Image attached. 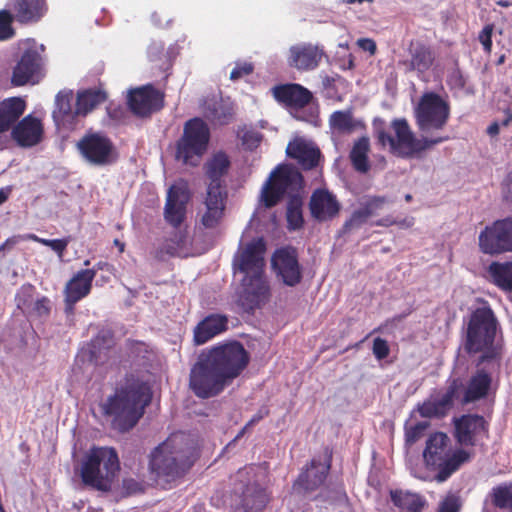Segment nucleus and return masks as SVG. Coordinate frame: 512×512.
Listing matches in <instances>:
<instances>
[{"label": "nucleus", "instance_id": "nucleus-1", "mask_svg": "<svg viewBox=\"0 0 512 512\" xmlns=\"http://www.w3.org/2000/svg\"><path fill=\"white\" fill-rule=\"evenodd\" d=\"M250 356L239 341L203 351L190 369L189 388L200 399L221 394L246 369Z\"/></svg>", "mask_w": 512, "mask_h": 512}, {"label": "nucleus", "instance_id": "nucleus-2", "mask_svg": "<svg viewBox=\"0 0 512 512\" xmlns=\"http://www.w3.org/2000/svg\"><path fill=\"white\" fill-rule=\"evenodd\" d=\"M150 401L149 388L138 379L126 377L99 407L102 415L110 419L111 427L125 433L137 425Z\"/></svg>", "mask_w": 512, "mask_h": 512}, {"label": "nucleus", "instance_id": "nucleus-3", "mask_svg": "<svg viewBox=\"0 0 512 512\" xmlns=\"http://www.w3.org/2000/svg\"><path fill=\"white\" fill-rule=\"evenodd\" d=\"M197 456V443L190 435L173 433L151 452L149 468L157 477L175 479L193 466Z\"/></svg>", "mask_w": 512, "mask_h": 512}, {"label": "nucleus", "instance_id": "nucleus-4", "mask_svg": "<svg viewBox=\"0 0 512 512\" xmlns=\"http://www.w3.org/2000/svg\"><path fill=\"white\" fill-rule=\"evenodd\" d=\"M497 319L489 306L478 307L469 316L464 339V350L469 354L481 353L477 366L500 358L494 345Z\"/></svg>", "mask_w": 512, "mask_h": 512}, {"label": "nucleus", "instance_id": "nucleus-5", "mask_svg": "<svg viewBox=\"0 0 512 512\" xmlns=\"http://www.w3.org/2000/svg\"><path fill=\"white\" fill-rule=\"evenodd\" d=\"M372 126L378 144L382 147L388 145L392 153L402 157H412L450 139L448 135L418 139L405 118L392 121L391 127L395 132V137L388 132L386 122L382 118H375Z\"/></svg>", "mask_w": 512, "mask_h": 512}, {"label": "nucleus", "instance_id": "nucleus-6", "mask_svg": "<svg viewBox=\"0 0 512 512\" xmlns=\"http://www.w3.org/2000/svg\"><path fill=\"white\" fill-rule=\"evenodd\" d=\"M474 453L463 448L453 449L451 439L443 432H434L426 440L423 460L426 467L437 471L435 479L444 482L468 463Z\"/></svg>", "mask_w": 512, "mask_h": 512}, {"label": "nucleus", "instance_id": "nucleus-7", "mask_svg": "<svg viewBox=\"0 0 512 512\" xmlns=\"http://www.w3.org/2000/svg\"><path fill=\"white\" fill-rule=\"evenodd\" d=\"M119 470L118 453L113 447L92 446L81 460L80 478L87 487L109 492Z\"/></svg>", "mask_w": 512, "mask_h": 512}, {"label": "nucleus", "instance_id": "nucleus-8", "mask_svg": "<svg viewBox=\"0 0 512 512\" xmlns=\"http://www.w3.org/2000/svg\"><path fill=\"white\" fill-rule=\"evenodd\" d=\"M255 465L240 468L234 477V496L231 507L234 512L262 510L267 503V495L257 479Z\"/></svg>", "mask_w": 512, "mask_h": 512}, {"label": "nucleus", "instance_id": "nucleus-9", "mask_svg": "<svg viewBox=\"0 0 512 512\" xmlns=\"http://www.w3.org/2000/svg\"><path fill=\"white\" fill-rule=\"evenodd\" d=\"M209 141L210 129L206 122L199 117L189 119L176 143V160L185 165L197 166L207 151Z\"/></svg>", "mask_w": 512, "mask_h": 512}, {"label": "nucleus", "instance_id": "nucleus-10", "mask_svg": "<svg viewBox=\"0 0 512 512\" xmlns=\"http://www.w3.org/2000/svg\"><path fill=\"white\" fill-rule=\"evenodd\" d=\"M450 118V105L435 92L424 93L415 108L418 129L425 134L441 131Z\"/></svg>", "mask_w": 512, "mask_h": 512}, {"label": "nucleus", "instance_id": "nucleus-11", "mask_svg": "<svg viewBox=\"0 0 512 512\" xmlns=\"http://www.w3.org/2000/svg\"><path fill=\"white\" fill-rule=\"evenodd\" d=\"M274 99L285 107L290 114L302 121L313 122L318 112L316 109L304 110L314 101L313 93L298 83L279 84L272 88Z\"/></svg>", "mask_w": 512, "mask_h": 512}, {"label": "nucleus", "instance_id": "nucleus-12", "mask_svg": "<svg viewBox=\"0 0 512 512\" xmlns=\"http://www.w3.org/2000/svg\"><path fill=\"white\" fill-rule=\"evenodd\" d=\"M76 146L83 159L94 166L111 165L117 159L112 140L100 132L86 133Z\"/></svg>", "mask_w": 512, "mask_h": 512}, {"label": "nucleus", "instance_id": "nucleus-13", "mask_svg": "<svg viewBox=\"0 0 512 512\" xmlns=\"http://www.w3.org/2000/svg\"><path fill=\"white\" fill-rule=\"evenodd\" d=\"M453 436L461 448L474 447L479 440L488 437L489 423L478 414H464L454 418Z\"/></svg>", "mask_w": 512, "mask_h": 512}, {"label": "nucleus", "instance_id": "nucleus-14", "mask_svg": "<svg viewBox=\"0 0 512 512\" xmlns=\"http://www.w3.org/2000/svg\"><path fill=\"white\" fill-rule=\"evenodd\" d=\"M190 200V192L185 181L172 184L167 190L164 206V219L174 228H178L184 222L187 212V204Z\"/></svg>", "mask_w": 512, "mask_h": 512}, {"label": "nucleus", "instance_id": "nucleus-15", "mask_svg": "<svg viewBox=\"0 0 512 512\" xmlns=\"http://www.w3.org/2000/svg\"><path fill=\"white\" fill-rule=\"evenodd\" d=\"M270 286L265 274L245 276L238 302L245 311H254L269 301Z\"/></svg>", "mask_w": 512, "mask_h": 512}, {"label": "nucleus", "instance_id": "nucleus-16", "mask_svg": "<svg viewBox=\"0 0 512 512\" xmlns=\"http://www.w3.org/2000/svg\"><path fill=\"white\" fill-rule=\"evenodd\" d=\"M271 264L276 275L285 285L295 287L301 282L302 269L296 249L292 247L277 249L272 256Z\"/></svg>", "mask_w": 512, "mask_h": 512}, {"label": "nucleus", "instance_id": "nucleus-17", "mask_svg": "<svg viewBox=\"0 0 512 512\" xmlns=\"http://www.w3.org/2000/svg\"><path fill=\"white\" fill-rule=\"evenodd\" d=\"M332 452L326 448L324 461L313 458L303 469L294 483V488L298 491L311 492L321 487L331 468Z\"/></svg>", "mask_w": 512, "mask_h": 512}, {"label": "nucleus", "instance_id": "nucleus-18", "mask_svg": "<svg viewBox=\"0 0 512 512\" xmlns=\"http://www.w3.org/2000/svg\"><path fill=\"white\" fill-rule=\"evenodd\" d=\"M127 104L136 116L147 117L163 107V95L153 86L146 85L131 90Z\"/></svg>", "mask_w": 512, "mask_h": 512}, {"label": "nucleus", "instance_id": "nucleus-19", "mask_svg": "<svg viewBox=\"0 0 512 512\" xmlns=\"http://www.w3.org/2000/svg\"><path fill=\"white\" fill-rule=\"evenodd\" d=\"M388 203L386 196L379 195H365L358 201V208H356L350 217L343 224V231L345 233L351 230L358 229L363 226L369 218L378 215V212L384 208Z\"/></svg>", "mask_w": 512, "mask_h": 512}, {"label": "nucleus", "instance_id": "nucleus-20", "mask_svg": "<svg viewBox=\"0 0 512 512\" xmlns=\"http://www.w3.org/2000/svg\"><path fill=\"white\" fill-rule=\"evenodd\" d=\"M266 247L262 239L248 243L235 259L240 272L245 276L264 274Z\"/></svg>", "mask_w": 512, "mask_h": 512}, {"label": "nucleus", "instance_id": "nucleus-21", "mask_svg": "<svg viewBox=\"0 0 512 512\" xmlns=\"http://www.w3.org/2000/svg\"><path fill=\"white\" fill-rule=\"evenodd\" d=\"M461 388V380L458 378L453 379L449 383L446 391L439 398L433 401H424L421 405H419V414L425 418L446 416L449 410L453 407L455 399L458 398V394Z\"/></svg>", "mask_w": 512, "mask_h": 512}, {"label": "nucleus", "instance_id": "nucleus-22", "mask_svg": "<svg viewBox=\"0 0 512 512\" xmlns=\"http://www.w3.org/2000/svg\"><path fill=\"white\" fill-rule=\"evenodd\" d=\"M325 56L323 47L311 43L297 44L289 49L288 64L299 71L316 69Z\"/></svg>", "mask_w": 512, "mask_h": 512}, {"label": "nucleus", "instance_id": "nucleus-23", "mask_svg": "<svg viewBox=\"0 0 512 512\" xmlns=\"http://www.w3.org/2000/svg\"><path fill=\"white\" fill-rule=\"evenodd\" d=\"M230 167L231 161L225 152L218 151L212 155L204 166L205 175L209 180L207 191L227 192L223 177L228 174Z\"/></svg>", "mask_w": 512, "mask_h": 512}, {"label": "nucleus", "instance_id": "nucleus-24", "mask_svg": "<svg viewBox=\"0 0 512 512\" xmlns=\"http://www.w3.org/2000/svg\"><path fill=\"white\" fill-rule=\"evenodd\" d=\"M11 136L20 147L30 148L36 146L42 140L43 125L38 118L27 115L22 120L16 122Z\"/></svg>", "mask_w": 512, "mask_h": 512}, {"label": "nucleus", "instance_id": "nucleus-25", "mask_svg": "<svg viewBox=\"0 0 512 512\" xmlns=\"http://www.w3.org/2000/svg\"><path fill=\"white\" fill-rule=\"evenodd\" d=\"M340 207L336 196L326 189H316L309 202L310 213L319 222L335 218L339 214Z\"/></svg>", "mask_w": 512, "mask_h": 512}, {"label": "nucleus", "instance_id": "nucleus-26", "mask_svg": "<svg viewBox=\"0 0 512 512\" xmlns=\"http://www.w3.org/2000/svg\"><path fill=\"white\" fill-rule=\"evenodd\" d=\"M478 245L482 253L491 256L510 252L499 220L487 225L480 232Z\"/></svg>", "mask_w": 512, "mask_h": 512}, {"label": "nucleus", "instance_id": "nucleus-27", "mask_svg": "<svg viewBox=\"0 0 512 512\" xmlns=\"http://www.w3.org/2000/svg\"><path fill=\"white\" fill-rule=\"evenodd\" d=\"M227 198L228 192H206L205 212L200 220L204 228L215 229L221 224L225 214Z\"/></svg>", "mask_w": 512, "mask_h": 512}, {"label": "nucleus", "instance_id": "nucleus-28", "mask_svg": "<svg viewBox=\"0 0 512 512\" xmlns=\"http://www.w3.org/2000/svg\"><path fill=\"white\" fill-rule=\"evenodd\" d=\"M286 154L288 157L295 159L304 170L315 168L321 156L318 147L299 137L288 143Z\"/></svg>", "mask_w": 512, "mask_h": 512}, {"label": "nucleus", "instance_id": "nucleus-29", "mask_svg": "<svg viewBox=\"0 0 512 512\" xmlns=\"http://www.w3.org/2000/svg\"><path fill=\"white\" fill-rule=\"evenodd\" d=\"M8 6L20 24L36 23L47 12L46 0H10Z\"/></svg>", "mask_w": 512, "mask_h": 512}, {"label": "nucleus", "instance_id": "nucleus-30", "mask_svg": "<svg viewBox=\"0 0 512 512\" xmlns=\"http://www.w3.org/2000/svg\"><path fill=\"white\" fill-rule=\"evenodd\" d=\"M40 55L35 50H26L13 69L11 83L13 86H24L33 79L40 69Z\"/></svg>", "mask_w": 512, "mask_h": 512}, {"label": "nucleus", "instance_id": "nucleus-31", "mask_svg": "<svg viewBox=\"0 0 512 512\" xmlns=\"http://www.w3.org/2000/svg\"><path fill=\"white\" fill-rule=\"evenodd\" d=\"M228 317L223 314H210L194 328V343L203 345L228 329Z\"/></svg>", "mask_w": 512, "mask_h": 512}, {"label": "nucleus", "instance_id": "nucleus-32", "mask_svg": "<svg viewBox=\"0 0 512 512\" xmlns=\"http://www.w3.org/2000/svg\"><path fill=\"white\" fill-rule=\"evenodd\" d=\"M408 51L410 59L405 61V65L409 70L424 74L433 66L436 54L430 45L421 41L411 42Z\"/></svg>", "mask_w": 512, "mask_h": 512}, {"label": "nucleus", "instance_id": "nucleus-33", "mask_svg": "<svg viewBox=\"0 0 512 512\" xmlns=\"http://www.w3.org/2000/svg\"><path fill=\"white\" fill-rule=\"evenodd\" d=\"M96 276L95 269H82L78 271L65 285L64 296L70 301H80L87 297L92 290V283Z\"/></svg>", "mask_w": 512, "mask_h": 512}, {"label": "nucleus", "instance_id": "nucleus-34", "mask_svg": "<svg viewBox=\"0 0 512 512\" xmlns=\"http://www.w3.org/2000/svg\"><path fill=\"white\" fill-rule=\"evenodd\" d=\"M492 377L485 369H477L471 376L464 391L462 404H469L487 397Z\"/></svg>", "mask_w": 512, "mask_h": 512}, {"label": "nucleus", "instance_id": "nucleus-35", "mask_svg": "<svg viewBox=\"0 0 512 512\" xmlns=\"http://www.w3.org/2000/svg\"><path fill=\"white\" fill-rule=\"evenodd\" d=\"M26 103L18 97H11L0 102V133L7 132L25 112Z\"/></svg>", "mask_w": 512, "mask_h": 512}, {"label": "nucleus", "instance_id": "nucleus-36", "mask_svg": "<svg viewBox=\"0 0 512 512\" xmlns=\"http://www.w3.org/2000/svg\"><path fill=\"white\" fill-rule=\"evenodd\" d=\"M107 98V93L100 88H89L78 91L74 115L86 116L96 107L104 103Z\"/></svg>", "mask_w": 512, "mask_h": 512}, {"label": "nucleus", "instance_id": "nucleus-37", "mask_svg": "<svg viewBox=\"0 0 512 512\" xmlns=\"http://www.w3.org/2000/svg\"><path fill=\"white\" fill-rule=\"evenodd\" d=\"M390 499L401 512H422L427 506L421 494L401 489L391 490Z\"/></svg>", "mask_w": 512, "mask_h": 512}, {"label": "nucleus", "instance_id": "nucleus-38", "mask_svg": "<svg viewBox=\"0 0 512 512\" xmlns=\"http://www.w3.org/2000/svg\"><path fill=\"white\" fill-rule=\"evenodd\" d=\"M268 180L286 193L289 188L300 185L303 177L297 169L288 165H279L271 172Z\"/></svg>", "mask_w": 512, "mask_h": 512}, {"label": "nucleus", "instance_id": "nucleus-39", "mask_svg": "<svg viewBox=\"0 0 512 512\" xmlns=\"http://www.w3.org/2000/svg\"><path fill=\"white\" fill-rule=\"evenodd\" d=\"M487 272L498 288L512 292V261H494L488 266Z\"/></svg>", "mask_w": 512, "mask_h": 512}, {"label": "nucleus", "instance_id": "nucleus-40", "mask_svg": "<svg viewBox=\"0 0 512 512\" xmlns=\"http://www.w3.org/2000/svg\"><path fill=\"white\" fill-rule=\"evenodd\" d=\"M370 151V142L368 137H360L355 141L349 158L353 168L359 173H367L370 169L368 153Z\"/></svg>", "mask_w": 512, "mask_h": 512}, {"label": "nucleus", "instance_id": "nucleus-41", "mask_svg": "<svg viewBox=\"0 0 512 512\" xmlns=\"http://www.w3.org/2000/svg\"><path fill=\"white\" fill-rule=\"evenodd\" d=\"M490 497L496 508L512 511V481L493 487Z\"/></svg>", "mask_w": 512, "mask_h": 512}, {"label": "nucleus", "instance_id": "nucleus-42", "mask_svg": "<svg viewBox=\"0 0 512 512\" xmlns=\"http://www.w3.org/2000/svg\"><path fill=\"white\" fill-rule=\"evenodd\" d=\"M303 202L301 197L294 195L292 196L287 204L286 218L288 228L290 230H297L303 226L304 219L302 214Z\"/></svg>", "mask_w": 512, "mask_h": 512}, {"label": "nucleus", "instance_id": "nucleus-43", "mask_svg": "<svg viewBox=\"0 0 512 512\" xmlns=\"http://www.w3.org/2000/svg\"><path fill=\"white\" fill-rule=\"evenodd\" d=\"M430 423L428 421H419L414 424H405L404 426V437H405V445L407 447L413 446L419 440H421L425 434L427 429L429 428Z\"/></svg>", "mask_w": 512, "mask_h": 512}, {"label": "nucleus", "instance_id": "nucleus-44", "mask_svg": "<svg viewBox=\"0 0 512 512\" xmlns=\"http://www.w3.org/2000/svg\"><path fill=\"white\" fill-rule=\"evenodd\" d=\"M330 126L339 132H351L355 128L350 111H335L330 116Z\"/></svg>", "mask_w": 512, "mask_h": 512}, {"label": "nucleus", "instance_id": "nucleus-45", "mask_svg": "<svg viewBox=\"0 0 512 512\" xmlns=\"http://www.w3.org/2000/svg\"><path fill=\"white\" fill-rule=\"evenodd\" d=\"M35 287L32 284H24L15 295V303L18 309L26 314L34 303Z\"/></svg>", "mask_w": 512, "mask_h": 512}, {"label": "nucleus", "instance_id": "nucleus-46", "mask_svg": "<svg viewBox=\"0 0 512 512\" xmlns=\"http://www.w3.org/2000/svg\"><path fill=\"white\" fill-rule=\"evenodd\" d=\"M284 195L283 191L267 180L262 188L261 199L266 208H272L279 203Z\"/></svg>", "mask_w": 512, "mask_h": 512}, {"label": "nucleus", "instance_id": "nucleus-47", "mask_svg": "<svg viewBox=\"0 0 512 512\" xmlns=\"http://www.w3.org/2000/svg\"><path fill=\"white\" fill-rule=\"evenodd\" d=\"M27 239L33 240L35 242H38L44 246L50 247L54 252L57 253L59 257H62L68 244L69 239L63 238V239H45L40 238L35 234H29L26 236Z\"/></svg>", "mask_w": 512, "mask_h": 512}, {"label": "nucleus", "instance_id": "nucleus-48", "mask_svg": "<svg viewBox=\"0 0 512 512\" xmlns=\"http://www.w3.org/2000/svg\"><path fill=\"white\" fill-rule=\"evenodd\" d=\"M15 20L13 12L9 10H0V41L12 38L15 31L12 22Z\"/></svg>", "mask_w": 512, "mask_h": 512}, {"label": "nucleus", "instance_id": "nucleus-49", "mask_svg": "<svg viewBox=\"0 0 512 512\" xmlns=\"http://www.w3.org/2000/svg\"><path fill=\"white\" fill-rule=\"evenodd\" d=\"M114 345V335L111 330H101L91 340V346L93 348L92 354L101 349H110Z\"/></svg>", "mask_w": 512, "mask_h": 512}, {"label": "nucleus", "instance_id": "nucleus-50", "mask_svg": "<svg viewBox=\"0 0 512 512\" xmlns=\"http://www.w3.org/2000/svg\"><path fill=\"white\" fill-rule=\"evenodd\" d=\"M51 312V302L50 299L46 296H42L41 298L34 301L29 311L26 313L28 316L35 317H48Z\"/></svg>", "mask_w": 512, "mask_h": 512}, {"label": "nucleus", "instance_id": "nucleus-51", "mask_svg": "<svg viewBox=\"0 0 512 512\" xmlns=\"http://www.w3.org/2000/svg\"><path fill=\"white\" fill-rule=\"evenodd\" d=\"M461 499L454 493H448L439 503L437 512H460Z\"/></svg>", "mask_w": 512, "mask_h": 512}, {"label": "nucleus", "instance_id": "nucleus-52", "mask_svg": "<svg viewBox=\"0 0 512 512\" xmlns=\"http://www.w3.org/2000/svg\"><path fill=\"white\" fill-rule=\"evenodd\" d=\"M71 95L59 92L56 95L54 114H58L62 118L72 114Z\"/></svg>", "mask_w": 512, "mask_h": 512}, {"label": "nucleus", "instance_id": "nucleus-53", "mask_svg": "<svg viewBox=\"0 0 512 512\" xmlns=\"http://www.w3.org/2000/svg\"><path fill=\"white\" fill-rule=\"evenodd\" d=\"M372 352L375 358L378 360L387 358L390 354V347L388 342L380 337L375 338L373 341Z\"/></svg>", "mask_w": 512, "mask_h": 512}, {"label": "nucleus", "instance_id": "nucleus-54", "mask_svg": "<svg viewBox=\"0 0 512 512\" xmlns=\"http://www.w3.org/2000/svg\"><path fill=\"white\" fill-rule=\"evenodd\" d=\"M127 347L130 355L133 357L145 358L146 354L149 353V346L142 341L128 340Z\"/></svg>", "mask_w": 512, "mask_h": 512}, {"label": "nucleus", "instance_id": "nucleus-55", "mask_svg": "<svg viewBox=\"0 0 512 512\" xmlns=\"http://www.w3.org/2000/svg\"><path fill=\"white\" fill-rule=\"evenodd\" d=\"M254 71V66L252 63L243 62L237 63L236 66L232 69L230 73V79L233 81H237L244 76H248L252 74Z\"/></svg>", "mask_w": 512, "mask_h": 512}, {"label": "nucleus", "instance_id": "nucleus-56", "mask_svg": "<svg viewBox=\"0 0 512 512\" xmlns=\"http://www.w3.org/2000/svg\"><path fill=\"white\" fill-rule=\"evenodd\" d=\"M494 26L492 24L485 25L480 31L478 39L483 45L485 52L490 53L492 49V34Z\"/></svg>", "mask_w": 512, "mask_h": 512}, {"label": "nucleus", "instance_id": "nucleus-57", "mask_svg": "<svg viewBox=\"0 0 512 512\" xmlns=\"http://www.w3.org/2000/svg\"><path fill=\"white\" fill-rule=\"evenodd\" d=\"M509 251L512 252V217L499 220Z\"/></svg>", "mask_w": 512, "mask_h": 512}, {"label": "nucleus", "instance_id": "nucleus-58", "mask_svg": "<svg viewBox=\"0 0 512 512\" xmlns=\"http://www.w3.org/2000/svg\"><path fill=\"white\" fill-rule=\"evenodd\" d=\"M243 144L248 147H257L261 142V135L255 131H246L242 136Z\"/></svg>", "mask_w": 512, "mask_h": 512}, {"label": "nucleus", "instance_id": "nucleus-59", "mask_svg": "<svg viewBox=\"0 0 512 512\" xmlns=\"http://www.w3.org/2000/svg\"><path fill=\"white\" fill-rule=\"evenodd\" d=\"M503 195L507 201L512 202V171L508 173L503 184Z\"/></svg>", "mask_w": 512, "mask_h": 512}, {"label": "nucleus", "instance_id": "nucleus-60", "mask_svg": "<svg viewBox=\"0 0 512 512\" xmlns=\"http://www.w3.org/2000/svg\"><path fill=\"white\" fill-rule=\"evenodd\" d=\"M358 46L364 51H368L371 55L375 54L377 47L374 40L369 38H361L358 40Z\"/></svg>", "mask_w": 512, "mask_h": 512}, {"label": "nucleus", "instance_id": "nucleus-61", "mask_svg": "<svg viewBox=\"0 0 512 512\" xmlns=\"http://www.w3.org/2000/svg\"><path fill=\"white\" fill-rule=\"evenodd\" d=\"M20 239H22L21 236H12L6 239V241L0 245V253L3 252L5 249H11L20 241Z\"/></svg>", "mask_w": 512, "mask_h": 512}, {"label": "nucleus", "instance_id": "nucleus-62", "mask_svg": "<svg viewBox=\"0 0 512 512\" xmlns=\"http://www.w3.org/2000/svg\"><path fill=\"white\" fill-rule=\"evenodd\" d=\"M79 301H73L71 302L69 297L64 296V304H65V313L68 315H71L74 313L75 305Z\"/></svg>", "mask_w": 512, "mask_h": 512}, {"label": "nucleus", "instance_id": "nucleus-63", "mask_svg": "<svg viewBox=\"0 0 512 512\" xmlns=\"http://www.w3.org/2000/svg\"><path fill=\"white\" fill-rule=\"evenodd\" d=\"M500 126L497 122L491 123L487 128V133L491 137H494L499 134Z\"/></svg>", "mask_w": 512, "mask_h": 512}, {"label": "nucleus", "instance_id": "nucleus-64", "mask_svg": "<svg viewBox=\"0 0 512 512\" xmlns=\"http://www.w3.org/2000/svg\"><path fill=\"white\" fill-rule=\"evenodd\" d=\"M11 187H5L0 189V205L3 204L11 193Z\"/></svg>", "mask_w": 512, "mask_h": 512}]
</instances>
